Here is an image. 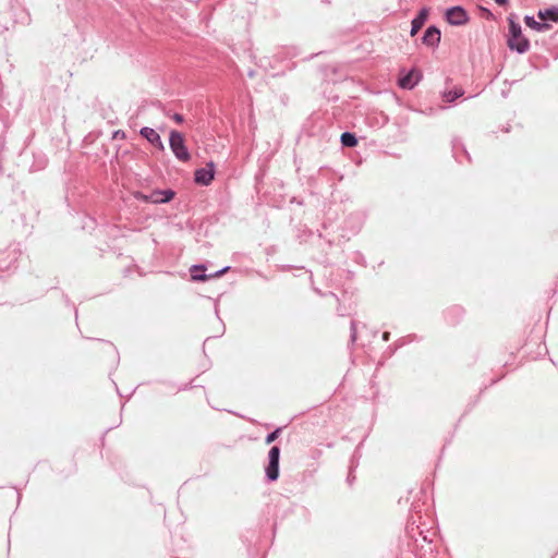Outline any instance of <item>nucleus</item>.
<instances>
[{
    "instance_id": "nucleus-20",
    "label": "nucleus",
    "mask_w": 558,
    "mask_h": 558,
    "mask_svg": "<svg viewBox=\"0 0 558 558\" xmlns=\"http://www.w3.org/2000/svg\"><path fill=\"white\" fill-rule=\"evenodd\" d=\"M415 340H418L417 339V336L416 335H408L405 337H402L400 339H398L393 345H389L388 347V351H389V354H393L399 348L412 342V341H415Z\"/></svg>"
},
{
    "instance_id": "nucleus-10",
    "label": "nucleus",
    "mask_w": 558,
    "mask_h": 558,
    "mask_svg": "<svg viewBox=\"0 0 558 558\" xmlns=\"http://www.w3.org/2000/svg\"><path fill=\"white\" fill-rule=\"evenodd\" d=\"M140 135L145 138L151 146H154L159 151H165V145L161 141L160 135L156 130L149 126H143L140 130Z\"/></svg>"
},
{
    "instance_id": "nucleus-17",
    "label": "nucleus",
    "mask_w": 558,
    "mask_h": 558,
    "mask_svg": "<svg viewBox=\"0 0 558 558\" xmlns=\"http://www.w3.org/2000/svg\"><path fill=\"white\" fill-rule=\"evenodd\" d=\"M537 15L541 20H546L548 23H558V7H550L545 10H539Z\"/></svg>"
},
{
    "instance_id": "nucleus-1",
    "label": "nucleus",
    "mask_w": 558,
    "mask_h": 558,
    "mask_svg": "<svg viewBox=\"0 0 558 558\" xmlns=\"http://www.w3.org/2000/svg\"><path fill=\"white\" fill-rule=\"evenodd\" d=\"M509 22V35L507 38V46L511 51H515L519 54H523L529 51L531 45L530 40L522 35L521 25L514 21L512 16L508 17Z\"/></svg>"
},
{
    "instance_id": "nucleus-14",
    "label": "nucleus",
    "mask_w": 558,
    "mask_h": 558,
    "mask_svg": "<svg viewBox=\"0 0 558 558\" xmlns=\"http://www.w3.org/2000/svg\"><path fill=\"white\" fill-rule=\"evenodd\" d=\"M206 265L205 264H195L190 268L191 280L195 282H204L210 279V276L206 274Z\"/></svg>"
},
{
    "instance_id": "nucleus-8",
    "label": "nucleus",
    "mask_w": 558,
    "mask_h": 558,
    "mask_svg": "<svg viewBox=\"0 0 558 558\" xmlns=\"http://www.w3.org/2000/svg\"><path fill=\"white\" fill-rule=\"evenodd\" d=\"M422 73L416 69H411L408 72L402 71L398 78V86L402 89H413L422 80Z\"/></svg>"
},
{
    "instance_id": "nucleus-36",
    "label": "nucleus",
    "mask_w": 558,
    "mask_h": 558,
    "mask_svg": "<svg viewBox=\"0 0 558 558\" xmlns=\"http://www.w3.org/2000/svg\"><path fill=\"white\" fill-rule=\"evenodd\" d=\"M322 2L325 4H330V0H322Z\"/></svg>"
},
{
    "instance_id": "nucleus-15",
    "label": "nucleus",
    "mask_w": 558,
    "mask_h": 558,
    "mask_svg": "<svg viewBox=\"0 0 558 558\" xmlns=\"http://www.w3.org/2000/svg\"><path fill=\"white\" fill-rule=\"evenodd\" d=\"M524 23L527 27L539 33L546 32L551 28V25L546 20H542V22H538L535 20L533 15H525Z\"/></svg>"
},
{
    "instance_id": "nucleus-32",
    "label": "nucleus",
    "mask_w": 558,
    "mask_h": 558,
    "mask_svg": "<svg viewBox=\"0 0 558 558\" xmlns=\"http://www.w3.org/2000/svg\"><path fill=\"white\" fill-rule=\"evenodd\" d=\"M381 338L384 341H388L390 339V332L384 331Z\"/></svg>"
},
{
    "instance_id": "nucleus-18",
    "label": "nucleus",
    "mask_w": 558,
    "mask_h": 558,
    "mask_svg": "<svg viewBox=\"0 0 558 558\" xmlns=\"http://www.w3.org/2000/svg\"><path fill=\"white\" fill-rule=\"evenodd\" d=\"M340 143L343 147L353 148L359 144L355 133L345 131L340 135Z\"/></svg>"
},
{
    "instance_id": "nucleus-27",
    "label": "nucleus",
    "mask_w": 558,
    "mask_h": 558,
    "mask_svg": "<svg viewBox=\"0 0 558 558\" xmlns=\"http://www.w3.org/2000/svg\"><path fill=\"white\" fill-rule=\"evenodd\" d=\"M356 468H353V466H349V474L347 476V482L348 484L351 486L353 484V482L355 481V475L353 474L354 473V470Z\"/></svg>"
},
{
    "instance_id": "nucleus-28",
    "label": "nucleus",
    "mask_w": 558,
    "mask_h": 558,
    "mask_svg": "<svg viewBox=\"0 0 558 558\" xmlns=\"http://www.w3.org/2000/svg\"><path fill=\"white\" fill-rule=\"evenodd\" d=\"M171 118H172V120H173V121H175V122H177V123H179V124H181V123H183V122H184V117H183V114H181V113L175 112V113H173V114L171 116Z\"/></svg>"
},
{
    "instance_id": "nucleus-21",
    "label": "nucleus",
    "mask_w": 558,
    "mask_h": 558,
    "mask_svg": "<svg viewBox=\"0 0 558 558\" xmlns=\"http://www.w3.org/2000/svg\"><path fill=\"white\" fill-rule=\"evenodd\" d=\"M14 223L21 225L23 228V232L28 234L33 230V225L26 221V216L21 214L17 220H13Z\"/></svg>"
},
{
    "instance_id": "nucleus-33",
    "label": "nucleus",
    "mask_w": 558,
    "mask_h": 558,
    "mask_svg": "<svg viewBox=\"0 0 558 558\" xmlns=\"http://www.w3.org/2000/svg\"><path fill=\"white\" fill-rule=\"evenodd\" d=\"M509 0H495V2L498 4V5H506L508 3Z\"/></svg>"
},
{
    "instance_id": "nucleus-34",
    "label": "nucleus",
    "mask_w": 558,
    "mask_h": 558,
    "mask_svg": "<svg viewBox=\"0 0 558 558\" xmlns=\"http://www.w3.org/2000/svg\"><path fill=\"white\" fill-rule=\"evenodd\" d=\"M414 531L413 524L411 526H407V533L411 534Z\"/></svg>"
},
{
    "instance_id": "nucleus-9",
    "label": "nucleus",
    "mask_w": 558,
    "mask_h": 558,
    "mask_svg": "<svg viewBox=\"0 0 558 558\" xmlns=\"http://www.w3.org/2000/svg\"><path fill=\"white\" fill-rule=\"evenodd\" d=\"M440 39L441 32L436 25H429L422 36V43L432 49L438 48Z\"/></svg>"
},
{
    "instance_id": "nucleus-12",
    "label": "nucleus",
    "mask_w": 558,
    "mask_h": 558,
    "mask_svg": "<svg viewBox=\"0 0 558 558\" xmlns=\"http://www.w3.org/2000/svg\"><path fill=\"white\" fill-rule=\"evenodd\" d=\"M19 252L16 248L8 247L3 252H0V271L11 269L14 263L17 260Z\"/></svg>"
},
{
    "instance_id": "nucleus-11",
    "label": "nucleus",
    "mask_w": 558,
    "mask_h": 558,
    "mask_svg": "<svg viewBox=\"0 0 558 558\" xmlns=\"http://www.w3.org/2000/svg\"><path fill=\"white\" fill-rule=\"evenodd\" d=\"M429 14V9L427 7H423L418 10L416 15L411 21V29H410V36H415L418 31L423 27V25L426 23Z\"/></svg>"
},
{
    "instance_id": "nucleus-6",
    "label": "nucleus",
    "mask_w": 558,
    "mask_h": 558,
    "mask_svg": "<svg viewBox=\"0 0 558 558\" xmlns=\"http://www.w3.org/2000/svg\"><path fill=\"white\" fill-rule=\"evenodd\" d=\"M366 220V214L363 210H356L347 216L343 221V229L351 234H356L362 229Z\"/></svg>"
},
{
    "instance_id": "nucleus-29",
    "label": "nucleus",
    "mask_w": 558,
    "mask_h": 558,
    "mask_svg": "<svg viewBox=\"0 0 558 558\" xmlns=\"http://www.w3.org/2000/svg\"><path fill=\"white\" fill-rule=\"evenodd\" d=\"M480 10L485 14V16L487 19H493L494 14L492 13V11L489 9L480 7Z\"/></svg>"
},
{
    "instance_id": "nucleus-37",
    "label": "nucleus",
    "mask_w": 558,
    "mask_h": 558,
    "mask_svg": "<svg viewBox=\"0 0 558 558\" xmlns=\"http://www.w3.org/2000/svg\"><path fill=\"white\" fill-rule=\"evenodd\" d=\"M187 386L180 387L179 390H186Z\"/></svg>"
},
{
    "instance_id": "nucleus-13",
    "label": "nucleus",
    "mask_w": 558,
    "mask_h": 558,
    "mask_svg": "<svg viewBox=\"0 0 558 558\" xmlns=\"http://www.w3.org/2000/svg\"><path fill=\"white\" fill-rule=\"evenodd\" d=\"M464 315V310L459 305H453L447 308L444 313L445 319L449 325H457L461 322Z\"/></svg>"
},
{
    "instance_id": "nucleus-38",
    "label": "nucleus",
    "mask_w": 558,
    "mask_h": 558,
    "mask_svg": "<svg viewBox=\"0 0 558 558\" xmlns=\"http://www.w3.org/2000/svg\"><path fill=\"white\" fill-rule=\"evenodd\" d=\"M507 95H508L507 92H502L504 97H507Z\"/></svg>"
},
{
    "instance_id": "nucleus-5",
    "label": "nucleus",
    "mask_w": 558,
    "mask_h": 558,
    "mask_svg": "<svg viewBox=\"0 0 558 558\" xmlns=\"http://www.w3.org/2000/svg\"><path fill=\"white\" fill-rule=\"evenodd\" d=\"M444 16L447 23L452 26H462L470 21V15L462 5L447 8Z\"/></svg>"
},
{
    "instance_id": "nucleus-2",
    "label": "nucleus",
    "mask_w": 558,
    "mask_h": 558,
    "mask_svg": "<svg viewBox=\"0 0 558 558\" xmlns=\"http://www.w3.org/2000/svg\"><path fill=\"white\" fill-rule=\"evenodd\" d=\"M133 196L136 201L147 204H168L175 197V191L172 189H156L149 194L136 191Z\"/></svg>"
},
{
    "instance_id": "nucleus-30",
    "label": "nucleus",
    "mask_w": 558,
    "mask_h": 558,
    "mask_svg": "<svg viewBox=\"0 0 558 558\" xmlns=\"http://www.w3.org/2000/svg\"><path fill=\"white\" fill-rule=\"evenodd\" d=\"M112 137L113 138H124L125 137V133L122 130H117V131L113 132Z\"/></svg>"
},
{
    "instance_id": "nucleus-35",
    "label": "nucleus",
    "mask_w": 558,
    "mask_h": 558,
    "mask_svg": "<svg viewBox=\"0 0 558 558\" xmlns=\"http://www.w3.org/2000/svg\"><path fill=\"white\" fill-rule=\"evenodd\" d=\"M247 75H248L250 77H253V76L255 75V71H254V70H250V71L247 72Z\"/></svg>"
},
{
    "instance_id": "nucleus-22",
    "label": "nucleus",
    "mask_w": 558,
    "mask_h": 558,
    "mask_svg": "<svg viewBox=\"0 0 558 558\" xmlns=\"http://www.w3.org/2000/svg\"><path fill=\"white\" fill-rule=\"evenodd\" d=\"M283 427L282 426H278L276 427L272 432L268 433L265 437V444L266 445H270L272 444L275 440H277V438L280 436L281 432H282Z\"/></svg>"
},
{
    "instance_id": "nucleus-7",
    "label": "nucleus",
    "mask_w": 558,
    "mask_h": 558,
    "mask_svg": "<svg viewBox=\"0 0 558 558\" xmlns=\"http://www.w3.org/2000/svg\"><path fill=\"white\" fill-rule=\"evenodd\" d=\"M215 172L216 165L214 161H209L205 167L195 170L194 181L198 185L208 186L215 178Z\"/></svg>"
},
{
    "instance_id": "nucleus-4",
    "label": "nucleus",
    "mask_w": 558,
    "mask_h": 558,
    "mask_svg": "<svg viewBox=\"0 0 558 558\" xmlns=\"http://www.w3.org/2000/svg\"><path fill=\"white\" fill-rule=\"evenodd\" d=\"M280 456L281 449L279 446H272L267 456V464L265 466V480L268 483L276 482L280 475Z\"/></svg>"
},
{
    "instance_id": "nucleus-25",
    "label": "nucleus",
    "mask_w": 558,
    "mask_h": 558,
    "mask_svg": "<svg viewBox=\"0 0 558 558\" xmlns=\"http://www.w3.org/2000/svg\"><path fill=\"white\" fill-rule=\"evenodd\" d=\"M356 338H357L356 322L352 319L350 323V342L352 345L355 343Z\"/></svg>"
},
{
    "instance_id": "nucleus-19",
    "label": "nucleus",
    "mask_w": 558,
    "mask_h": 558,
    "mask_svg": "<svg viewBox=\"0 0 558 558\" xmlns=\"http://www.w3.org/2000/svg\"><path fill=\"white\" fill-rule=\"evenodd\" d=\"M464 95V89L462 87H454L450 90H444L441 93V97L446 102L452 104L458 98L462 97Z\"/></svg>"
},
{
    "instance_id": "nucleus-3",
    "label": "nucleus",
    "mask_w": 558,
    "mask_h": 558,
    "mask_svg": "<svg viewBox=\"0 0 558 558\" xmlns=\"http://www.w3.org/2000/svg\"><path fill=\"white\" fill-rule=\"evenodd\" d=\"M169 147L175 158L182 162L191 160V154L185 144L184 136L177 130H171L169 134Z\"/></svg>"
},
{
    "instance_id": "nucleus-24",
    "label": "nucleus",
    "mask_w": 558,
    "mask_h": 558,
    "mask_svg": "<svg viewBox=\"0 0 558 558\" xmlns=\"http://www.w3.org/2000/svg\"><path fill=\"white\" fill-rule=\"evenodd\" d=\"M47 165V158L45 155H39V156H36L35 157V161L34 163L32 165L31 169L32 170H40V169H44Z\"/></svg>"
},
{
    "instance_id": "nucleus-26",
    "label": "nucleus",
    "mask_w": 558,
    "mask_h": 558,
    "mask_svg": "<svg viewBox=\"0 0 558 558\" xmlns=\"http://www.w3.org/2000/svg\"><path fill=\"white\" fill-rule=\"evenodd\" d=\"M229 269H230V266H226V267H223V268H221V269H219V270H217V271H215L213 274H208V276H210V279L211 278H219L222 275H225Z\"/></svg>"
},
{
    "instance_id": "nucleus-23",
    "label": "nucleus",
    "mask_w": 558,
    "mask_h": 558,
    "mask_svg": "<svg viewBox=\"0 0 558 558\" xmlns=\"http://www.w3.org/2000/svg\"><path fill=\"white\" fill-rule=\"evenodd\" d=\"M363 442H360L357 447L355 448L354 452L352 453L351 460H350V466L357 468L359 461L362 457V447Z\"/></svg>"
},
{
    "instance_id": "nucleus-31",
    "label": "nucleus",
    "mask_w": 558,
    "mask_h": 558,
    "mask_svg": "<svg viewBox=\"0 0 558 558\" xmlns=\"http://www.w3.org/2000/svg\"><path fill=\"white\" fill-rule=\"evenodd\" d=\"M23 14H24V15H23V17L21 19V22H22V23H25V24H28V23H29V21H31V19H29V14H28L27 12H24Z\"/></svg>"
},
{
    "instance_id": "nucleus-16",
    "label": "nucleus",
    "mask_w": 558,
    "mask_h": 558,
    "mask_svg": "<svg viewBox=\"0 0 558 558\" xmlns=\"http://www.w3.org/2000/svg\"><path fill=\"white\" fill-rule=\"evenodd\" d=\"M452 155L458 162H462L461 156L463 155L469 161H471V156L468 153L463 142L460 138L452 140Z\"/></svg>"
}]
</instances>
